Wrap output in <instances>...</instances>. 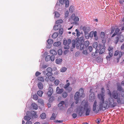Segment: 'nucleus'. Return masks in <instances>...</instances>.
I'll list each match as a JSON object with an SVG mask.
<instances>
[{
	"label": "nucleus",
	"instance_id": "obj_63",
	"mask_svg": "<svg viewBox=\"0 0 124 124\" xmlns=\"http://www.w3.org/2000/svg\"><path fill=\"white\" fill-rule=\"evenodd\" d=\"M60 3L62 5L63 4L64 2L66 1V0H59Z\"/></svg>",
	"mask_w": 124,
	"mask_h": 124
},
{
	"label": "nucleus",
	"instance_id": "obj_46",
	"mask_svg": "<svg viewBox=\"0 0 124 124\" xmlns=\"http://www.w3.org/2000/svg\"><path fill=\"white\" fill-rule=\"evenodd\" d=\"M72 19H73L74 21L75 22L78 21H79V19L78 17L75 16L74 18H73L72 17Z\"/></svg>",
	"mask_w": 124,
	"mask_h": 124
},
{
	"label": "nucleus",
	"instance_id": "obj_41",
	"mask_svg": "<svg viewBox=\"0 0 124 124\" xmlns=\"http://www.w3.org/2000/svg\"><path fill=\"white\" fill-rule=\"evenodd\" d=\"M63 29L62 28H61L59 29V34L61 35L63 33Z\"/></svg>",
	"mask_w": 124,
	"mask_h": 124
},
{
	"label": "nucleus",
	"instance_id": "obj_11",
	"mask_svg": "<svg viewBox=\"0 0 124 124\" xmlns=\"http://www.w3.org/2000/svg\"><path fill=\"white\" fill-rule=\"evenodd\" d=\"M93 46L94 48L96 49V50H100L102 47V45L99 44L98 45L97 43L96 42H94L93 45Z\"/></svg>",
	"mask_w": 124,
	"mask_h": 124
},
{
	"label": "nucleus",
	"instance_id": "obj_37",
	"mask_svg": "<svg viewBox=\"0 0 124 124\" xmlns=\"http://www.w3.org/2000/svg\"><path fill=\"white\" fill-rule=\"evenodd\" d=\"M47 42L49 44H51L53 43V40L50 39H49L47 40Z\"/></svg>",
	"mask_w": 124,
	"mask_h": 124
},
{
	"label": "nucleus",
	"instance_id": "obj_19",
	"mask_svg": "<svg viewBox=\"0 0 124 124\" xmlns=\"http://www.w3.org/2000/svg\"><path fill=\"white\" fill-rule=\"evenodd\" d=\"M80 110L78 113V114L80 116H81L83 114V107L82 106H80L79 107Z\"/></svg>",
	"mask_w": 124,
	"mask_h": 124
},
{
	"label": "nucleus",
	"instance_id": "obj_28",
	"mask_svg": "<svg viewBox=\"0 0 124 124\" xmlns=\"http://www.w3.org/2000/svg\"><path fill=\"white\" fill-rule=\"evenodd\" d=\"M50 53L53 55H56L57 53L56 51L54 50H51L50 51Z\"/></svg>",
	"mask_w": 124,
	"mask_h": 124
},
{
	"label": "nucleus",
	"instance_id": "obj_29",
	"mask_svg": "<svg viewBox=\"0 0 124 124\" xmlns=\"http://www.w3.org/2000/svg\"><path fill=\"white\" fill-rule=\"evenodd\" d=\"M62 61V59H57L56 60V63L57 64H60Z\"/></svg>",
	"mask_w": 124,
	"mask_h": 124
},
{
	"label": "nucleus",
	"instance_id": "obj_1",
	"mask_svg": "<svg viewBox=\"0 0 124 124\" xmlns=\"http://www.w3.org/2000/svg\"><path fill=\"white\" fill-rule=\"evenodd\" d=\"M98 96V98L99 100V110L104 111L106 109L108 108L109 106L108 104V102L107 101H104L105 97H103V96H102L101 94L99 95Z\"/></svg>",
	"mask_w": 124,
	"mask_h": 124
},
{
	"label": "nucleus",
	"instance_id": "obj_60",
	"mask_svg": "<svg viewBox=\"0 0 124 124\" xmlns=\"http://www.w3.org/2000/svg\"><path fill=\"white\" fill-rule=\"evenodd\" d=\"M41 73L38 71H37L35 74V76L36 77H38L40 75Z\"/></svg>",
	"mask_w": 124,
	"mask_h": 124
},
{
	"label": "nucleus",
	"instance_id": "obj_35",
	"mask_svg": "<svg viewBox=\"0 0 124 124\" xmlns=\"http://www.w3.org/2000/svg\"><path fill=\"white\" fill-rule=\"evenodd\" d=\"M80 45V43L78 41H77L76 42V45L77 49H78L79 48V46Z\"/></svg>",
	"mask_w": 124,
	"mask_h": 124
},
{
	"label": "nucleus",
	"instance_id": "obj_18",
	"mask_svg": "<svg viewBox=\"0 0 124 124\" xmlns=\"http://www.w3.org/2000/svg\"><path fill=\"white\" fill-rule=\"evenodd\" d=\"M72 47L71 48V50L72 51H73V49L75 47L76 41L74 39L72 40Z\"/></svg>",
	"mask_w": 124,
	"mask_h": 124
},
{
	"label": "nucleus",
	"instance_id": "obj_14",
	"mask_svg": "<svg viewBox=\"0 0 124 124\" xmlns=\"http://www.w3.org/2000/svg\"><path fill=\"white\" fill-rule=\"evenodd\" d=\"M96 105H97V101L96 100L94 101L93 106V111L95 112L96 113H98L99 111V110H97L95 111V110H96Z\"/></svg>",
	"mask_w": 124,
	"mask_h": 124
},
{
	"label": "nucleus",
	"instance_id": "obj_2",
	"mask_svg": "<svg viewBox=\"0 0 124 124\" xmlns=\"http://www.w3.org/2000/svg\"><path fill=\"white\" fill-rule=\"evenodd\" d=\"M112 98L116 100L118 104L120 102L121 98L119 96V94L116 91L114 90L112 93Z\"/></svg>",
	"mask_w": 124,
	"mask_h": 124
},
{
	"label": "nucleus",
	"instance_id": "obj_8",
	"mask_svg": "<svg viewBox=\"0 0 124 124\" xmlns=\"http://www.w3.org/2000/svg\"><path fill=\"white\" fill-rule=\"evenodd\" d=\"M69 80H66V82L67 84L65 85L64 87V88L66 89L67 91L69 93L71 92L72 90V87H69L70 85V84L69 82Z\"/></svg>",
	"mask_w": 124,
	"mask_h": 124
},
{
	"label": "nucleus",
	"instance_id": "obj_3",
	"mask_svg": "<svg viewBox=\"0 0 124 124\" xmlns=\"http://www.w3.org/2000/svg\"><path fill=\"white\" fill-rule=\"evenodd\" d=\"M108 105L109 107L111 108L114 107L117 105V103L112 97H109L108 98Z\"/></svg>",
	"mask_w": 124,
	"mask_h": 124
},
{
	"label": "nucleus",
	"instance_id": "obj_55",
	"mask_svg": "<svg viewBox=\"0 0 124 124\" xmlns=\"http://www.w3.org/2000/svg\"><path fill=\"white\" fill-rule=\"evenodd\" d=\"M79 39V40H80V41L81 42L84 41V38L83 36H82L80 37Z\"/></svg>",
	"mask_w": 124,
	"mask_h": 124
},
{
	"label": "nucleus",
	"instance_id": "obj_59",
	"mask_svg": "<svg viewBox=\"0 0 124 124\" xmlns=\"http://www.w3.org/2000/svg\"><path fill=\"white\" fill-rule=\"evenodd\" d=\"M73 7L72 6H70L69 8V10L71 12H72L73 10Z\"/></svg>",
	"mask_w": 124,
	"mask_h": 124
},
{
	"label": "nucleus",
	"instance_id": "obj_15",
	"mask_svg": "<svg viewBox=\"0 0 124 124\" xmlns=\"http://www.w3.org/2000/svg\"><path fill=\"white\" fill-rule=\"evenodd\" d=\"M64 104V102L63 101H61L60 103L58 104V106L60 108V110H62L64 108V107L63 105Z\"/></svg>",
	"mask_w": 124,
	"mask_h": 124
},
{
	"label": "nucleus",
	"instance_id": "obj_62",
	"mask_svg": "<svg viewBox=\"0 0 124 124\" xmlns=\"http://www.w3.org/2000/svg\"><path fill=\"white\" fill-rule=\"evenodd\" d=\"M55 56L54 55H52L51 56H50V59L51 61H54V59Z\"/></svg>",
	"mask_w": 124,
	"mask_h": 124
},
{
	"label": "nucleus",
	"instance_id": "obj_30",
	"mask_svg": "<svg viewBox=\"0 0 124 124\" xmlns=\"http://www.w3.org/2000/svg\"><path fill=\"white\" fill-rule=\"evenodd\" d=\"M43 93V92L41 90H39L37 92V94L40 97H41Z\"/></svg>",
	"mask_w": 124,
	"mask_h": 124
},
{
	"label": "nucleus",
	"instance_id": "obj_23",
	"mask_svg": "<svg viewBox=\"0 0 124 124\" xmlns=\"http://www.w3.org/2000/svg\"><path fill=\"white\" fill-rule=\"evenodd\" d=\"M38 86L40 90L42 89L43 88V85L41 82H39L38 84Z\"/></svg>",
	"mask_w": 124,
	"mask_h": 124
},
{
	"label": "nucleus",
	"instance_id": "obj_27",
	"mask_svg": "<svg viewBox=\"0 0 124 124\" xmlns=\"http://www.w3.org/2000/svg\"><path fill=\"white\" fill-rule=\"evenodd\" d=\"M58 35V32H55L52 35V37L53 38L55 39L57 37Z\"/></svg>",
	"mask_w": 124,
	"mask_h": 124
},
{
	"label": "nucleus",
	"instance_id": "obj_64",
	"mask_svg": "<svg viewBox=\"0 0 124 124\" xmlns=\"http://www.w3.org/2000/svg\"><path fill=\"white\" fill-rule=\"evenodd\" d=\"M72 116L73 118H75L77 116V115L76 113H74L72 115Z\"/></svg>",
	"mask_w": 124,
	"mask_h": 124
},
{
	"label": "nucleus",
	"instance_id": "obj_16",
	"mask_svg": "<svg viewBox=\"0 0 124 124\" xmlns=\"http://www.w3.org/2000/svg\"><path fill=\"white\" fill-rule=\"evenodd\" d=\"M64 89H60L59 87H57L56 91V93L58 94H60L62 93Z\"/></svg>",
	"mask_w": 124,
	"mask_h": 124
},
{
	"label": "nucleus",
	"instance_id": "obj_17",
	"mask_svg": "<svg viewBox=\"0 0 124 124\" xmlns=\"http://www.w3.org/2000/svg\"><path fill=\"white\" fill-rule=\"evenodd\" d=\"M53 93V89L51 88H49L48 89V91L47 92V94L48 95L50 96L52 95V94Z\"/></svg>",
	"mask_w": 124,
	"mask_h": 124
},
{
	"label": "nucleus",
	"instance_id": "obj_47",
	"mask_svg": "<svg viewBox=\"0 0 124 124\" xmlns=\"http://www.w3.org/2000/svg\"><path fill=\"white\" fill-rule=\"evenodd\" d=\"M55 16L56 17H58L60 16V14L57 11H55Z\"/></svg>",
	"mask_w": 124,
	"mask_h": 124
},
{
	"label": "nucleus",
	"instance_id": "obj_44",
	"mask_svg": "<svg viewBox=\"0 0 124 124\" xmlns=\"http://www.w3.org/2000/svg\"><path fill=\"white\" fill-rule=\"evenodd\" d=\"M46 71L47 72H52L53 70L51 67H49L46 69Z\"/></svg>",
	"mask_w": 124,
	"mask_h": 124
},
{
	"label": "nucleus",
	"instance_id": "obj_12",
	"mask_svg": "<svg viewBox=\"0 0 124 124\" xmlns=\"http://www.w3.org/2000/svg\"><path fill=\"white\" fill-rule=\"evenodd\" d=\"M79 95L81 97L84 98L85 96L84 93V89L83 88H81L79 90Z\"/></svg>",
	"mask_w": 124,
	"mask_h": 124
},
{
	"label": "nucleus",
	"instance_id": "obj_51",
	"mask_svg": "<svg viewBox=\"0 0 124 124\" xmlns=\"http://www.w3.org/2000/svg\"><path fill=\"white\" fill-rule=\"evenodd\" d=\"M58 53L59 55H61L62 53V50L60 49H59L58 51Z\"/></svg>",
	"mask_w": 124,
	"mask_h": 124
},
{
	"label": "nucleus",
	"instance_id": "obj_48",
	"mask_svg": "<svg viewBox=\"0 0 124 124\" xmlns=\"http://www.w3.org/2000/svg\"><path fill=\"white\" fill-rule=\"evenodd\" d=\"M47 76L48 77L51 76L53 75V73L52 72H47L46 74Z\"/></svg>",
	"mask_w": 124,
	"mask_h": 124
},
{
	"label": "nucleus",
	"instance_id": "obj_45",
	"mask_svg": "<svg viewBox=\"0 0 124 124\" xmlns=\"http://www.w3.org/2000/svg\"><path fill=\"white\" fill-rule=\"evenodd\" d=\"M38 102L39 103L41 104H44L43 101L42 99H39L38 100Z\"/></svg>",
	"mask_w": 124,
	"mask_h": 124
},
{
	"label": "nucleus",
	"instance_id": "obj_7",
	"mask_svg": "<svg viewBox=\"0 0 124 124\" xmlns=\"http://www.w3.org/2000/svg\"><path fill=\"white\" fill-rule=\"evenodd\" d=\"M92 89H91L90 91V92L91 93L90 95L89 98V101L91 102L94 101L95 99V94L94 92H92Z\"/></svg>",
	"mask_w": 124,
	"mask_h": 124
},
{
	"label": "nucleus",
	"instance_id": "obj_13",
	"mask_svg": "<svg viewBox=\"0 0 124 124\" xmlns=\"http://www.w3.org/2000/svg\"><path fill=\"white\" fill-rule=\"evenodd\" d=\"M117 90L120 91H121V97H124V90L123 89L122 87L120 86H118L117 87Z\"/></svg>",
	"mask_w": 124,
	"mask_h": 124
},
{
	"label": "nucleus",
	"instance_id": "obj_39",
	"mask_svg": "<svg viewBox=\"0 0 124 124\" xmlns=\"http://www.w3.org/2000/svg\"><path fill=\"white\" fill-rule=\"evenodd\" d=\"M56 117H55V115L54 113H53L52 116H51V117L50 118V120H54L55 118Z\"/></svg>",
	"mask_w": 124,
	"mask_h": 124
},
{
	"label": "nucleus",
	"instance_id": "obj_49",
	"mask_svg": "<svg viewBox=\"0 0 124 124\" xmlns=\"http://www.w3.org/2000/svg\"><path fill=\"white\" fill-rule=\"evenodd\" d=\"M87 49H85L83 50V53L84 54L86 55H87L88 54V53L87 52Z\"/></svg>",
	"mask_w": 124,
	"mask_h": 124
},
{
	"label": "nucleus",
	"instance_id": "obj_53",
	"mask_svg": "<svg viewBox=\"0 0 124 124\" xmlns=\"http://www.w3.org/2000/svg\"><path fill=\"white\" fill-rule=\"evenodd\" d=\"M75 31L77 32V36L78 37H79L80 35L79 31L77 29H76Z\"/></svg>",
	"mask_w": 124,
	"mask_h": 124
},
{
	"label": "nucleus",
	"instance_id": "obj_32",
	"mask_svg": "<svg viewBox=\"0 0 124 124\" xmlns=\"http://www.w3.org/2000/svg\"><path fill=\"white\" fill-rule=\"evenodd\" d=\"M30 116L28 115L24 117V119L27 121H29L31 119Z\"/></svg>",
	"mask_w": 124,
	"mask_h": 124
},
{
	"label": "nucleus",
	"instance_id": "obj_20",
	"mask_svg": "<svg viewBox=\"0 0 124 124\" xmlns=\"http://www.w3.org/2000/svg\"><path fill=\"white\" fill-rule=\"evenodd\" d=\"M105 90H104V88L102 87L101 89V93L97 95L98 98L99 95L101 94L102 96H103V97H104L105 96Z\"/></svg>",
	"mask_w": 124,
	"mask_h": 124
},
{
	"label": "nucleus",
	"instance_id": "obj_61",
	"mask_svg": "<svg viewBox=\"0 0 124 124\" xmlns=\"http://www.w3.org/2000/svg\"><path fill=\"white\" fill-rule=\"evenodd\" d=\"M109 54L110 56H112L113 54V51H109Z\"/></svg>",
	"mask_w": 124,
	"mask_h": 124
},
{
	"label": "nucleus",
	"instance_id": "obj_58",
	"mask_svg": "<svg viewBox=\"0 0 124 124\" xmlns=\"http://www.w3.org/2000/svg\"><path fill=\"white\" fill-rule=\"evenodd\" d=\"M54 77L52 76L50 77L49 78V80L51 81H53L54 80Z\"/></svg>",
	"mask_w": 124,
	"mask_h": 124
},
{
	"label": "nucleus",
	"instance_id": "obj_22",
	"mask_svg": "<svg viewBox=\"0 0 124 124\" xmlns=\"http://www.w3.org/2000/svg\"><path fill=\"white\" fill-rule=\"evenodd\" d=\"M90 29V28L89 27H86L85 26H84L83 28V30L85 33L89 31Z\"/></svg>",
	"mask_w": 124,
	"mask_h": 124
},
{
	"label": "nucleus",
	"instance_id": "obj_57",
	"mask_svg": "<svg viewBox=\"0 0 124 124\" xmlns=\"http://www.w3.org/2000/svg\"><path fill=\"white\" fill-rule=\"evenodd\" d=\"M59 81L58 80L56 79L55 80L54 82V83L56 85H58L59 83Z\"/></svg>",
	"mask_w": 124,
	"mask_h": 124
},
{
	"label": "nucleus",
	"instance_id": "obj_25",
	"mask_svg": "<svg viewBox=\"0 0 124 124\" xmlns=\"http://www.w3.org/2000/svg\"><path fill=\"white\" fill-rule=\"evenodd\" d=\"M61 43L60 42L58 41L54 42V46H58L60 45Z\"/></svg>",
	"mask_w": 124,
	"mask_h": 124
},
{
	"label": "nucleus",
	"instance_id": "obj_38",
	"mask_svg": "<svg viewBox=\"0 0 124 124\" xmlns=\"http://www.w3.org/2000/svg\"><path fill=\"white\" fill-rule=\"evenodd\" d=\"M50 59V56L48 55L46 56L45 58V60L47 62L49 61Z\"/></svg>",
	"mask_w": 124,
	"mask_h": 124
},
{
	"label": "nucleus",
	"instance_id": "obj_5",
	"mask_svg": "<svg viewBox=\"0 0 124 124\" xmlns=\"http://www.w3.org/2000/svg\"><path fill=\"white\" fill-rule=\"evenodd\" d=\"M124 54V52H122L121 51H119L118 50H117L115 52L114 55L116 56L118 55V56L116 58V62H119L120 58L121 57L122 55Z\"/></svg>",
	"mask_w": 124,
	"mask_h": 124
},
{
	"label": "nucleus",
	"instance_id": "obj_24",
	"mask_svg": "<svg viewBox=\"0 0 124 124\" xmlns=\"http://www.w3.org/2000/svg\"><path fill=\"white\" fill-rule=\"evenodd\" d=\"M31 106L35 110L38 109L37 105L35 103H33L31 104Z\"/></svg>",
	"mask_w": 124,
	"mask_h": 124
},
{
	"label": "nucleus",
	"instance_id": "obj_6",
	"mask_svg": "<svg viewBox=\"0 0 124 124\" xmlns=\"http://www.w3.org/2000/svg\"><path fill=\"white\" fill-rule=\"evenodd\" d=\"M36 114V112L34 111H32L31 112L27 111L26 113V115L30 116L31 117H34L35 118L38 117V116Z\"/></svg>",
	"mask_w": 124,
	"mask_h": 124
},
{
	"label": "nucleus",
	"instance_id": "obj_52",
	"mask_svg": "<svg viewBox=\"0 0 124 124\" xmlns=\"http://www.w3.org/2000/svg\"><path fill=\"white\" fill-rule=\"evenodd\" d=\"M69 1L67 0L65 1V6L66 7H68L69 6Z\"/></svg>",
	"mask_w": 124,
	"mask_h": 124
},
{
	"label": "nucleus",
	"instance_id": "obj_56",
	"mask_svg": "<svg viewBox=\"0 0 124 124\" xmlns=\"http://www.w3.org/2000/svg\"><path fill=\"white\" fill-rule=\"evenodd\" d=\"M105 49L104 48H102L100 52V54H102V53L104 52L105 51Z\"/></svg>",
	"mask_w": 124,
	"mask_h": 124
},
{
	"label": "nucleus",
	"instance_id": "obj_50",
	"mask_svg": "<svg viewBox=\"0 0 124 124\" xmlns=\"http://www.w3.org/2000/svg\"><path fill=\"white\" fill-rule=\"evenodd\" d=\"M67 69L65 67H63L61 69V71L62 72H64Z\"/></svg>",
	"mask_w": 124,
	"mask_h": 124
},
{
	"label": "nucleus",
	"instance_id": "obj_34",
	"mask_svg": "<svg viewBox=\"0 0 124 124\" xmlns=\"http://www.w3.org/2000/svg\"><path fill=\"white\" fill-rule=\"evenodd\" d=\"M84 44L83 43H81L80 46V50H82V49L83 50L84 49H85V46L84 47Z\"/></svg>",
	"mask_w": 124,
	"mask_h": 124
},
{
	"label": "nucleus",
	"instance_id": "obj_4",
	"mask_svg": "<svg viewBox=\"0 0 124 124\" xmlns=\"http://www.w3.org/2000/svg\"><path fill=\"white\" fill-rule=\"evenodd\" d=\"M71 42V40L70 39L67 40L66 39H64L63 40V44L64 45V48L65 49H69L70 48L69 45Z\"/></svg>",
	"mask_w": 124,
	"mask_h": 124
},
{
	"label": "nucleus",
	"instance_id": "obj_36",
	"mask_svg": "<svg viewBox=\"0 0 124 124\" xmlns=\"http://www.w3.org/2000/svg\"><path fill=\"white\" fill-rule=\"evenodd\" d=\"M62 96L63 97L65 98L67 97L68 94L66 92H64L62 93Z\"/></svg>",
	"mask_w": 124,
	"mask_h": 124
},
{
	"label": "nucleus",
	"instance_id": "obj_9",
	"mask_svg": "<svg viewBox=\"0 0 124 124\" xmlns=\"http://www.w3.org/2000/svg\"><path fill=\"white\" fill-rule=\"evenodd\" d=\"M79 97H80V96L79 95V92H77L75 93L74 96V99L76 101L75 102L76 104H77L78 103Z\"/></svg>",
	"mask_w": 124,
	"mask_h": 124
},
{
	"label": "nucleus",
	"instance_id": "obj_26",
	"mask_svg": "<svg viewBox=\"0 0 124 124\" xmlns=\"http://www.w3.org/2000/svg\"><path fill=\"white\" fill-rule=\"evenodd\" d=\"M89 44V43L88 41H86L84 42L85 47V49H87V47Z\"/></svg>",
	"mask_w": 124,
	"mask_h": 124
},
{
	"label": "nucleus",
	"instance_id": "obj_31",
	"mask_svg": "<svg viewBox=\"0 0 124 124\" xmlns=\"http://www.w3.org/2000/svg\"><path fill=\"white\" fill-rule=\"evenodd\" d=\"M40 116L42 119H44L46 118V114L44 113H42V114L40 115Z\"/></svg>",
	"mask_w": 124,
	"mask_h": 124
},
{
	"label": "nucleus",
	"instance_id": "obj_43",
	"mask_svg": "<svg viewBox=\"0 0 124 124\" xmlns=\"http://www.w3.org/2000/svg\"><path fill=\"white\" fill-rule=\"evenodd\" d=\"M119 40V38L118 37H116L115 39L114 42L116 44L118 42Z\"/></svg>",
	"mask_w": 124,
	"mask_h": 124
},
{
	"label": "nucleus",
	"instance_id": "obj_40",
	"mask_svg": "<svg viewBox=\"0 0 124 124\" xmlns=\"http://www.w3.org/2000/svg\"><path fill=\"white\" fill-rule=\"evenodd\" d=\"M63 20L61 19H60L56 21V24L61 23H62Z\"/></svg>",
	"mask_w": 124,
	"mask_h": 124
},
{
	"label": "nucleus",
	"instance_id": "obj_42",
	"mask_svg": "<svg viewBox=\"0 0 124 124\" xmlns=\"http://www.w3.org/2000/svg\"><path fill=\"white\" fill-rule=\"evenodd\" d=\"M33 98L34 100H37L38 99V96L36 94H35L33 95Z\"/></svg>",
	"mask_w": 124,
	"mask_h": 124
},
{
	"label": "nucleus",
	"instance_id": "obj_33",
	"mask_svg": "<svg viewBox=\"0 0 124 124\" xmlns=\"http://www.w3.org/2000/svg\"><path fill=\"white\" fill-rule=\"evenodd\" d=\"M37 79L38 80L41 81L42 82H44V77H38L37 78Z\"/></svg>",
	"mask_w": 124,
	"mask_h": 124
},
{
	"label": "nucleus",
	"instance_id": "obj_21",
	"mask_svg": "<svg viewBox=\"0 0 124 124\" xmlns=\"http://www.w3.org/2000/svg\"><path fill=\"white\" fill-rule=\"evenodd\" d=\"M61 27V24H59L57 25H55L54 27V29L55 30H58Z\"/></svg>",
	"mask_w": 124,
	"mask_h": 124
},
{
	"label": "nucleus",
	"instance_id": "obj_10",
	"mask_svg": "<svg viewBox=\"0 0 124 124\" xmlns=\"http://www.w3.org/2000/svg\"><path fill=\"white\" fill-rule=\"evenodd\" d=\"M88 105L87 104H85L84 106V109H86L85 112V115L86 116H88L89 115L91 110L90 108H88Z\"/></svg>",
	"mask_w": 124,
	"mask_h": 124
},
{
	"label": "nucleus",
	"instance_id": "obj_54",
	"mask_svg": "<svg viewBox=\"0 0 124 124\" xmlns=\"http://www.w3.org/2000/svg\"><path fill=\"white\" fill-rule=\"evenodd\" d=\"M101 37L103 39L105 37L104 33L103 32H101Z\"/></svg>",
	"mask_w": 124,
	"mask_h": 124
}]
</instances>
